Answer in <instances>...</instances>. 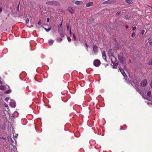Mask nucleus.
<instances>
[{
    "label": "nucleus",
    "mask_w": 152,
    "mask_h": 152,
    "mask_svg": "<svg viewBox=\"0 0 152 152\" xmlns=\"http://www.w3.org/2000/svg\"><path fill=\"white\" fill-rule=\"evenodd\" d=\"M93 64L95 66L98 67L100 64V62L99 60L96 59L94 61Z\"/></svg>",
    "instance_id": "1"
},
{
    "label": "nucleus",
    "mask_w": 152,
    "mask_h": 152,
    "mask_svg": "<svg viewBox=\"0 0 152 152\" xmlns=\"http://www.w3.org/2000/svg\"><path fill=\"white\" fill-rule=\"evenodd\" d=\"M118 58L120 61L121 62L123 63L124 61V58L123 57L122 53H120L118 55Z\"/></svg>",
    "instance_id": "2"
},
{
    "label": "nucleus",
    "mask_w": 152,
    "mask_h": 152,
    "mask_svg": "<svg viewBox=\"0 0 152 152\" xmlns=\"http://www.w3.org/2000/svg\"><path fill=\"white\" fill-rule=\"evenodd\" d=\"M93 48L94 53L96 54L98 51L97 46L95 45H94L93 46Z\"/></svg>",
    "instance_id": "3"
},
{
    "label": "nucleus",
    "mask_w": 152,
    "mask_h": 152,
    "mask_svg": "<svg viewBox=\"0 0 152 152\" xmlns=\"http://www.w3.org/2000/svg\"><path fill=\"white\" fill-rule=\"evenodd\" d=\"M68 10L69 12L71 14H73L75 12V10L71 7H69L68 8Z\"/></svg>",
    "instance_id": "4"
},
{
    "label": "nucleus",
    "mask_w": 152,
    "mask_h": 152,
    "mask_svg": "<svg viewBox=\"0 0 152 152\" xmlns=\"http://www.w3.org/2000/svg\"><path fill=\"white\" fill-rule=\"evenodd\" d=\"M10 105L12 107H15L16 106V103L13 100H11L10 103Z\"/></svg>",
    "instance_id": "5"
},
{
    "label": "nucleus",
    "mask_w": 152,
    "mask_h": 152,
    "mask_svg": "<svg viewBox=\"0 0 152 152\" xmlns=\"http://www.w3.org/2000/svg\"><path fill=\"white\" fill-rule=\"evenodd\" d=\"M62 24V23H61L58 26V32L59 33H60V32H61L62 31L63 29Z\"/></svg>",
    "instance_id": "6"
},
{
    "label": "nucleus",
    "mask_w": 152,
    "mask_h": 152,
    "mask_svg": "<svg viewBox=\"0 0 152 152\" xmlns=\"http://www.w3.org/2000/svg\"><path fill=\"white\" fill-rule=\"evenodd\" d=\"M118 67L119 68L120 71V72H121V73L123 75V76L124 77H126L127 75H126V73H125V72H124V70L122 69L120 67L118 66Z\"/></svg>",
    "instance_id": "7"
},
{
    "label": "nucleus",
    "mask_w": 152,
    "mask_h": 152,
    "mask_svg": "<svg viewBox=\"0 0 152 152\" xmlns=\"http://www.w3.org/2000/svg\"><path fill=\"white\" fill-rule=\"evenodd\" d=\"M147 80H145L142 81L140 84V86L142 87H144L147 84Z\"/></svg>",
    "instance_id": "8"
},
{
    "label": "nucleus",
    "mask_w": 152,
    "mask_h": 152,
    "mask_svg": "<svg viewBox=\"0 0 152 152\" xmlns=\"http://www.w3.org/2000/svg\"><path fill=\"white\" fill-rule=\"evenodd\" d=\"M102 57L103 59L105 60V61H106V53L105 51H103L102 52Z\"/></svg>",
    "instance_id": "9"
},
{
    "label": "nucleus",
    "mask_w": 152,
    "mask_h": 152,
    "mask_svg": "<svg viewBox=\"0 0 152 152\" xmlns=\"http://www.w3.org/2000/svg\"><path fill=\"white\" fill-rule=\"evenodd\" d=\"M136 89V90H137V91L141 95H143V94L142 93V91H141L140 89L138 88L136 86H135L134 87Z\"/></svg>",
    "instance_id": "10"
},
{
    "label": "nucleus",
    "mask_w": 152,
    "mask_h": 152,
    "mask_svg": "<svg viewBox=\"0 0 152 152\" xmlns=\"http://www.w3.org/2000/svg\"><path fill=\"white\" fill-rule=\"evenodd\" d=\"M83 3V2L81 1H76L75 2V4L77 5L81 4Z\"/></svg>",
    "instance_id": "11"
},
{
    "label": "nucleus",
    "mask_w": 152,
    "mask_h": 152,
    "mask_svg": "<svg viewBox=\"0 0 152 152\" xmlns=\"http://www.w3.org/2000/svg\"><path fill=\"white\" fill-rule=\"evenodd\" d=\"M112 2V1L111 0H108L107 1H104L103 3V4H108L110 3H111Z\"/></svg>",
    "instance_id": "12"
},
{
    "label": "nucleus",
    "mask_w": 152,
    "mask_h": 152,
    "mask_svg": "<svg viewBox=\"0 0 152 152\" xmlns=\"http://www.w3.org/2000/svg\"><path fill=\"white\" fill-rule=\"evenodd\" d=\"M53 2L52 1H47L46 2V4L48 5H53Z\"/></svg>",
    "instance_id": "13"
},
{
    "label": "nucleus",
    "mask_w": 152,
    "mask_h": 152,
    "mask_svg": "<svg viewBox=\"0 0 152 152\" xmlns=\"http://www.w3.org/2000/svg\"><path fill=\"white\" fill-rule=\"evenodd\" d=\"M53 5H58L60 3L56 1H53Z\"/></svg>",
    "instance_id": "14"
},
{
    "label": "nucleus",
    "mask_w": 152,
    "mask_h": 152,
    "mask_svg": "<svg viewBox=\"0 0 152 152\" xmlns=\"http://www.w3.org/2000/svg\"><path fill=\"white\" fill-rule=\"evenodd\" d=\"M93 4V3L92 2H90L89 3H87L86 4V6L87 7H90Z\"/></svg>",
    "instance_id": "15"
},
{
    "label": "nucleus",
    "mask_w": 152,
    "mask_h": 152,
    "mask_svg": "<svg viewBox=\"0 0 152 152\" xmlns=\"http://www.w3.org/2000/svg\"><path fill=\"white\" fill-rule=\"evenodd\" d=\"M118 66V64L116 63H115L114 65L113 66V69H116V68H117Z\"/></svg>",
    "instance_id": "16"
},
{
    "label": "nucleus",
    "mask_w": 152,
    "mask_h": 152,
    "mask_svg": "<svg viewBox=\"0 0 152 152\" xmlns=\"http://www.w3.org/2000/svg\"><path fill=\"white\" fill-rule=\"evenodd\" d=\"M18 113L17 111H15L14 112L13 115L14 116H16V117H18Z\"/></svg>",
    "instance_id": "17"
},
{
    "label": "nucleus",
    "mask_w": 152,
    "mask_h": 152,
    "mask_svg": "<svg viewBox=\"0 0 152 152\" xmlns=\"http://www.w3.org/2000/svg\"><path fill=\"white\" fill-rule=\"evenodd\" d=\"M0 89L2 90H4L5 89V87L4 86H0Z\"/></svg>",
    "instance_id": "18"
},
{
    "label": "nucleus",
    "mask_w": 152,
    "mask_h": 152,
    "mask_svg": "<svg viewBox=\"0 0 152 152\" xmlns=\"http://www.w3.org/2000/svg\"><path fill=\"white\" fill-rule=\"evenodd\" d=\"M53 41L51 40H50L48 41V43L50 45H52L53 43Z\"/></svg>",
    "instance_id": "19"
},
{
    "label": "nucleus",
    "mask_w": 152,
    "mask_h": 152,
    "mask_svg": "<svg viewBox=\"0 0 152 152\" xmlns=\"http://www.w3.org/2000/svg\"><path fill=\"white\" fill-rule=\"evenodd\" d=\"M44 28L47 32L49 31L50 30L51 28V27H50V28L48 29L45 28Z\"/></svg>",
    "instance_id": "20"
},
{
    "label": "nucleus",
    "mask_w": 152,
    "mask_h": 152,
    "mask_svg": "<svg viewBox=\"0 0 152 152\" xmlns=\"http://www.w3.org/2000/svg\"><path fill=\"white\" fill-rule=\"evenodd\" d=\"M11 92V90H9L8 91H5L4 93L6 94H9Z\"/></svg>",
    "instance_id": "21"
},
{
    "label": "nucleus",
    "mask_w": 152,
    "mask_h": 152,
    "mask_svg": "<svg viewBox=\"0 0 152 152\" xmlns=\"http://www.w3.org/2000/svg\"><path fill=\"white\" fill-rule=\"evenodd\" d=\"M126 2L129 4H131L132 3V1L131 0H127Z\"/></svg>",
    "instance_id": "22"
},
{
    "label": "nucleus",
    "mask_w": 152,
    "mask_h": 152,
    "mask_svg": "<svg viewBox=\"0 0 152 152\" xmlns=\"http://www.w3.org/2000/svg\"><path fill=\"white\" fill-rule=\"evenodd\" d=\"M62 38H57V41L58 42H61L62 40Z\"/></svg>",
    "instance_id": "23"
},
{
    "label": "nucleus",
    "mask_w": 152,
    "mask_h": 152,
    "mask_svg": "<svg viewBox=\"0 0 152 152\" xmlns=\"http://www.w3.org/2000/svg\"><path fill=\"white\" fill-rule=\"evenodd\" d=\"M60 34L61 37H63L64 36V34L63 33H61V32H60V33H59Z\"/></svg>",
    "instance_id": "24"
},
{
    "label": "nucleus",
    "mask_w": 152,
    "mask_h": 152,
    "mask_svg": "<svg viewBox=\"0 0 152 152\" xmlns=\"http://www.w3.org/2000/svg\"><path fill=\"white\" fill-rule=\"evenodd\" d=\"M151 92L150 91H149L147 93V95L148 96H151Z\"/></svg>",
    "instance_id": "25"
},
{
    "label": "nucleus",
    "mask_w": 152,
    "mask_h": 152,
    "mask_svg": "<svg viewBox=\"0 0 152 152\" xmlns=\"http://www.w3.org/2000/svg\"><path fill=\"white\" fill-rule=\"evenodd\" d=\"M73 39H74V40H76V37L75 35L74 34H73Z\"/></svg>",
    "instance_id": "26"
},
{
    "label": "nucleus",
    "mask_w": 152,
    "mask_h": 152,
    "mask_svg": "<svg viewBox=\"0 0 152 152\" xmlns=\"http://www.w3.org/2000/svg\"><path fill=\"white\" fill-rule=\"evenodd\" d=\"M29 20L28 18H27L26 19V23H28L29 22Z\"/></svg>",
    "instance_id": "27"
},
{
    "label": "nucleus",
    "mask_w": 152,
    "mask_h": 152,
    "mask_svg": "<svg viewBox=\"0 0 152 152\" xmlns=\"http://www.w3.org/2000/svg\"><path fill=\"white\" fill-rule=\"evenodd\" d=\"M9 99L10 98L9 97H7L5 99V100L6 102H7Z\"/></svg>",
    "instance_id": "28"
},
{
    "label": "nucleus",
    "mask_w": 152,
    "mask_h": 152,
    "mask_svg": "<svg viewBox=\"0 0 152 152\" xmlns=\"http://www.w3.org/2000/svg\"><path fill=\"white\" fill-rule=\"evenodd\" d=\"M132 37H134L135 36V34L134 33H133L132 34Z\"/></svg>",
    "instance_id": "29"
},
{
    "label": "nucleus",
    "mask_w": 152,
    "mask_h": 152,
    "mask_svg": "<svg viewBox=\"0 0 152 152\" xmlns=\"http://www.w3.org/2000/svg\"><path fill=\"white\" fill-rule=\"evenodd\" d=\"M67 40L69 42H70L71 39L70 37H67Z\"/></svg>",
    "instance_id": "30"
},
{
    "label": "nucleus",
    "mask_w": 152,
    "mask_h": 152,
    "mask_svg": "<svg viewBox=\"0 0 152 152\" xmlns=\"http://www.w3.org/2000/svg\"><path fill=\"white\" fill-rule=\"evenodd\" d=\"M149 65H152V60H151L148 63Z\"/></svg>",
    "instance_id": "31"
},
{
    "label": "nucleus",
    "mask_w": 152,
    "mask_h": 152,
    "mask_svg": "<svg viewBox=\"0 0 152 152\" xmlns=\"http://www.w3.org/2000/svg\"><path fill=\"white\" fill-rule=\"evenodd\" d=\"M145 32V30H142V32H141L142 34V35L143 34H144Z\"/></svg>",
    "instance_id": "32"
},
{
    "label": "nucleus",
    "mask_w": 152,
    "mask_h": 152,
    "mask_svg": "<svg viewBox=\"0 0 152 152\" xmlns=\"http://www.w3.org/2000/svg\"><path fill=\"white\" fill-rule=\"evenodd\" d=\"M121 13L120 12H117L116 13V15H120L121 14Z\"/></svg>",
    "instance_id": "33"
},
{
    "label": "nucleus",
    "mask_w": 152,
    "mask_h": 152,
    "mask_svg": "<svg viewBox=\"0 0 152 152\" xmlns=\"http://www.w3.org/2000/svg\"><path fill=\"white\" fill-rule=\"evenodd\" d=\"M132 28L133 30H134L136 28V26L132 27Z\"/></svg>",
    "instance_id": "34"
},
{
    "label": "nucleus",
    "mask_w": 152,
    "mask_h": 152,
    "mask_svg": "<svg viewBox=\"0 0 152 152\" xmlns=\"http://www.w3.org/2000/svg\"><path fill=\"white\" fill-rule=\"evenodd\" d=\"M41 22L40 20H39V21L38 22V24L39 25H40L41 24Z\"/></svg>",
    "instance_id": "35"
},
{
    "label": "nucleus",
    "mask_w": 152,
    "mask_h": 152,
    "mask_svg": "<svg viewBox=\"0 0 152 152\" xmlns=\"http://www.w3.org/2000/svg\"><path fill=\"white\" fill-rule=\"evenodd\" d=\"M67 30H69V25L68 24L67 25Z\"/></svg>",
    "instance_id": "36"
},
{
    "label": "nucleus",
    "mask_w": 152,
    "mask_h": 152,
    "mask_svg": "<svg viewBox=\"0 0 152 152\" xmlns=\"http://www.w3.org/2000/svg\"><path fill=\"white\" fill-rule=\"evenodd\" d=\"M16 150V148L15 147H14L13 148V149L12 150V151H14V150Z\"/></svg>",
    "instance_id": "37"
},
{
    "label": "nucleus",
    "mask_w": 152,
    "mask_h": 152,
    "mask_svg": "<svg viewBox=\"0 0 152 152\" xmlns=\"http://www.w3.org/2000/svg\"><path fill=\"white\" fill-rule=\"evenodd\" d=\"M69 33H70V34L71 35L72 34V32H71V30L70 28H69Z\"/></svg>",
    "instance_id": "38"
},
{
    "label": "nucleus",
    "mask_w": 152,
    "mask_h": 152,
    "mask_svg": "<svg viewBox=\"0 0 152 152\" xmlns=\"http://www.w3.org/2000/svg\"><path fill=\"white\" fill-rule=\"evenodd\" d=\"M49 21V18H48L47 19V22H48Z\"/></svg>",
    "instance_id": "39"
},
{
    "label": "nucleus",
    "mask_w": 152,
    "mask_h": 152,
    "mask_svg": "<svg viewBox=\"0 0 152 152\" xmlns=\"http://www.w3.org/2000/svg\"><path fill=\"white\" fill-rule=\"evenodd\" d=\"M2 11V9L1 8H0V13Z\"/></svg>",
    "instance_id": "40"
},
{
    "label": "nucleus",
    "mask_w": 152,
    "mask_h": 152,
    "mask_svg": "<svg viewBox=\"0 0 152 152\" xmlns=\"http://www.w3.org/2000/svg\"><path fill=\"white\" fill-rule=\"evenodd\" d=\"M149 45H151L152 44V42H149Z\"/></svg>",
    "instance_id": "41"
},
{
    "label": "nucleus",
    "mask_w": 152,
    "mask_h": 152,
    "mask_svg": "<svg viewBox=\"0 0 152 152\" xmlns=\"http://www.w3.org/2000/svg\"><path fill=\"white\" fill-rule=\"evenodd\" d=\"M5 106L6 107H8V105L7 104H5Z\"/></svg>",
    "instance_id": "42"
},
{
    "label": "nucleus",
    "mask_w": 152,
    "mask_h": 152,
    "mask_svg": "<svg viewBox=\"0 0 152 152\" xmlns=\"http://www.w3.org/2000/svg\"><path fill=\"white\" fill-rule=\"evenodd\" d=\"M129 27V26L128 25H126V28H128Z\"/></svg>",
    "instance_id": "43"
},
{
    "label": "nucleus",
    "mask_w": 152,
    "mask_h": 152,
    "mask_svg": "<svg viewBox=\"0 0 152 152\" xmlns=\"http://www.w3.org/2000/svg\"><path fill=\"white\" fill-rule=\"evenodd\" d=\"M2 83V82L0 80V84H1Z\"/></svg>",
    "instance_id": "44"
},
{
    "label": "nucleus",
    "mask_w": 152,
    "mask_h": 152,
    "mask_svg": "<svg viewBox=\"0 0 152 152\" xmlns=\"http://www.w3.org/2000/svg\"><path fill=\"white\" fill-rule=\"evenodd\" d=\"M86 46L87 48V47H88V45H87V44H86Z\"/></svg>",
    "instance_id": "45"
},
{
    "label": "nucleus",
    "mask_w": 152,
    "mask_h": 152,
    "mask_svg": "<svg viewBox=\"0 0 152 152\" xmlns=\"http://www.w3.org/2000/svg\"><path fill=\"white\" fill-rule=\"evenodd\" d=\"M152 9V6L150 7Z\"/></svg>",
    "instance_id": "46"
},
{
    "label": "nucleus",
    "mask_w": 152,
    "mask_h": 152,
    "mask_svg": "<svg viewBox=\"0 0 152 152\" xmlns=\"http://www.w3.org/2000/svg\"><path fill=\"white\" fill-rule=\"evenodd\" d=\"M127 18H129V16H127Z\"/></svg>",
    "instance_id": "47"
},
{
    "label": "nucleus",
    "mask_w": 152,
    "mask_h": 152,
    "mask_svg": "<svg viewBox=\"0 0 152 152\" xmlns=\"http://www.w3.org/2000/svg\"><path fill=\"white\" fill-rule=\"evenodd\" d=\"M86 50H87V48L86 49Z\"/></svg>",
    "instance_id": "48"
},
{
    "label": "nucleus",
    "mask_w": 152,
    "mask_h": 152,
    "mask_svg": "<svg viewBox=\"0 0 152 152\" xmlns=\"http://www.w3.org/2000/svg\"><path fill=\"white\" fill-rule=\"evenodd\" d=\"M122 128H121V130L122 129Z\"/></svg>",
    "instance_id": "49"
}]
</instances>
